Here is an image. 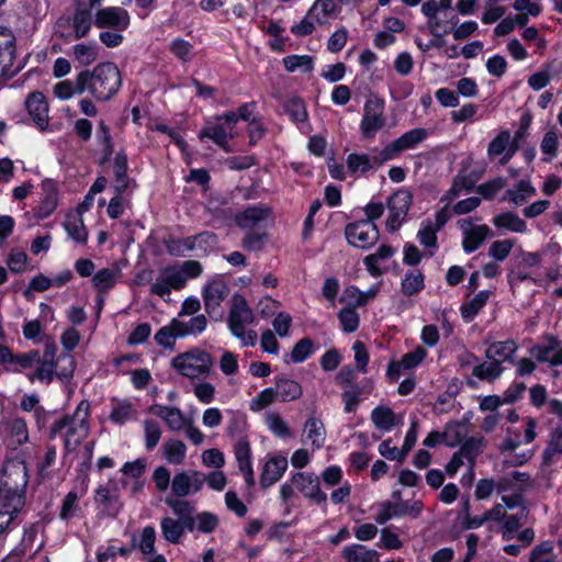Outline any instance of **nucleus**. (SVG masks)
<instances>
[{"label": "nucleus", "instance_id": "f257e3e1", "mask_svg": "<svg viewBox=\"0 0 562 562\" xmlns=\"http://www.w3.org/2000/svg\"><path fill=\"white\" fill-rule=\"evenodd\" d=\"M122 77L120 69L111 61L97 65L92 71L77 75V93L88 92L97 101L110 100L120 89Z\"/></svg>", "mask_w": 562, "mask_h": 562}, {"label": "nucleus", "instance_id": "f03ea898", "mask_svg": "<svg viewBox=\"0 0 562 562\" xmlns=\"http://www.w3.org/2000/svg\"><path fill=\"white\" fill-rule=\"evenodd\" d=\"M88 415H89V403L82 401L74 415H65L64 417L55 420L50 426L49 436L50 438L56 437L63 430L64 432V445L66 452L80 445L81 440L88 435Z\"/></svg>", "mask_w": 562, "mask_h": 562}, {"label": "nucleus", "instance_id": "7ed1b4c3", "mask_svg": "<svg viewBox=\"0 0 562 562\" xmlns=\"http://www.w3.org/2000/svg\"><path fill=\"white\" fill-rule=\"evenodd\" d=\"M335 382L342 389L341 400L346 413L356 412L362 396H368L374 389L373 381L364 378L358 381L357 371L350 366L344 367L335 376Z\"/></svg>", "mask_w": 562, "mask_h": 562}, {"label": "nucleus", "instance_id": "20e7f679", "mask_svg": "<svg viewBox=\"0 0 562 562\" xmlns=\"http://www.w3.org/2000/svg\"><path fill=\"white\" fill-rule=\"evenodd\" d=\"M252 322L254 313L245 297L238 293L234 294L227 323L232 334L239 338L245 346H254L257 340L255 330H245L246 325Z\"/></svg>", "mask_w": 562, "mask_h": 562}, {"label": "nucleus", "instance_id": "39448f33", "mask_svg": "<svg viewBox=\"0 0 562 562\" xmlns=\"http://www.w3.org/2000/svg\"><path fill=\"white\" fill-rule=\"evenodd\" d=\"M172 368L189 379L206 378L213 367L212 356L205 350L192 348L171 360Z\"/></svg>", "mask_w": 562, "mask_h": 562}, {"label": "nucleus", "instance_id": "423d86ee", "mask_svg": "<svg viewBox=\"0 0 562 562\" xmlns=\"http://www.w3.org/2000/svg\"><path fill=\"white\" fill-rule=\"evenodd\" d=\"M22 474L21 488L18 485L10 486L8 482L0 485V513L7 516L10 522L25 504L24 488L27 484L25 467L22 468Z\"/></svg>", "mask_w": 562, "mask_h": 562}, {"label": "nucleus", "instance_id": "0eeeda50", "mask_svg": "<svg viewBox=\"0 0 562 562\" xmlns=\"http://www.w3.org/2000/svg\"><path fill=\"white\" fill-rule=\"evenodd\" d=\"M345 235L350 245L367 249L378 241L380 233L371 221H357L346 226Z\"/></svg>", "mask_w": 562, "mask_h": 562}, {"label": "nucleus", "instance_id": "6e6552de", "mask_svg": "<svg viewBox=\"0 0 562 562\" xmlns=\"http://www.w3.org/2000/svg\"><path fill=\"white\" fill-rule=\"evenodd\" d=\"M413 195L408 190H398L387 200L389 217L386 220V228L394 233L405 221L407 212L412 205Z\"/></svg>", "mask_w": 562, "mask_h": 562}, {"label": "nucleus", "instance_id": "1a4fd4ad", "mask_svg": "<svg viewBox=\"0 0 562 562\" xmlns=\"http://www.w3.org/2000/svg\"><path fill=\"white\" fill-rule=\"evenodd\" d=\"M216 124L214 126H206L200 133V138L209 137L215 144L228 150L227 148V139L233 138V135L229 133L237 123V114L236 112H227L223 115L217 116Z\"/></svg>", "mask_w": 562, "mask_h": 562}, {"label": "nucleus", "instance_id": "9d476101", "mask_svg": "<svg viewBox=\"0 0 562 562\" xmlns=\"http://www.w3.org/2000/svg\"><path fill=\"white\" fill-rule=\"evenodd\" d=\"M384 104L380 99H369L364 104V113L361 121V133L364 138H372L378 131L385 125L383 116Z\"/></svg>", "mask_w": 562, "mask_h": 562}, {"label": "nucleus", "instance_id": "9b49d317", "mask_svg": "<svg viewBox=\"0 0 562 562\" xmlns=\"http://www.w3.org/2000/svg\"><path fill=\"white\" fill-rule=\"evenodd\" d=\"M229 286L221 279L207 282L203 289V301L206 313L216 319L222 316L218 311L221 303L228 296Z\"/></svg>", "mask_w": 562, "mask_h": 562}, {"label": "nucleus", "instance_id": "f8f14e48", "mask_svg": "<svg viewBox=\"0 0 562 562\" xmlns=\"http://www.w3.org/2000/svg\"><path fill=\"white\" fill-rule=\"evenodd\" d=\"M94 24L99 29L110 27L122 32L130 25V14L125 9L120 7L98 9L94 12Z\"/></svg>", "mask_w": 562, "mask_h": 562}, {"label": "nucleus", "instance_id": "ddd939ff", "mask_svg": "<svg viewBox=\"0 0 562 562\" xmlns=\"http://www.w3.org/2000/svg\"><path fill=\"white\" fill-rule=\"evenodd\" d=\"M187 278L179 269L168 267L164 269L156 281L150 285V292L155 295L164 297L169 295L171 289L180 290L186 285Z\"/></svg>", "mask_w": 562, "mask_h": 562}, {"label": "nucleus", "instance_id": "4468645a", "mask_svg": "<svg viewBox=\"0 0 562 562\" xmlns=\"http://www.w3.org/2000/svg\"><path fill=\"white\" fill-rule=\"evenodd\" d=\"M0 434L12 449H16L29 440L26 423L20 417L8 418L1 422Z\"/></svg>", "mask_w": 562, "mask_h": 562}, {"label": "nucleus", "instance_id": "2eb2a0df", "mask_svg": "<svg viewBox=\"0 0 562 562\" xmlns=\"http://www.w3.org/2000/svg\"><path fill=\"white\" fill-rule=\"evenodd\" d=\"M293 485L302 492L306 497L313 499L317 504L325 503L327 496L321 491L317 476L311 473L299 472L292 477Z\"/></svg>", "mask_w": 562, "mask_h": 562}, {"label": "nucleus", "instance_id": "dca6fc26", "mask_svg": "<svg viewBox=\"0 0 562 562\" xmlns=\"http://www.w3.org/2000/svg\"><path fill=\"white\" fill-rule=\"evenodd\" d=\"M25 106L36 125L42 131L45 130L48 125V104L43 93H31L26 99Z\"/></svg>", "mask_w": 562, "mask_h": 562}, {"label": "nucleus", "instance_id": "f3484780", "mask_svg": "<svg viewBox=\"0 0 562 562\" xmlns=\"http://www.w3.org/2000/svg\"><path fill=\"white\" fill-rule=\"evenodd\" d=\"M148 413L161 418L170 430H180L187 425L183 413L175 406L151 405Z\"/></svg>", "mask_w": 562, "mask_h": 562}, {"label": "nucleus", "instance_id": "a211bd4d", "mask_svg": "<svg viewBox=\"0 0 562 562\" xmlns=\"http://www.w3.org/2000/svg\"><path fill=\"white\" fill-rule=\"evenodd\" d=\"M271 207L267 205H257L239 212L235 216L236 224L243 229H250L271 215Z\"/></svg>", "mask_w": 562, "mask_h": 562}, {"label": "nucleus", "instance_id": "6ab92c4d", "mask_svg": "<svg viewBox=\"0 0 562 562\" xmlns=\"http://www.w3.org/2000/svg\"><path fill=\"white\" fill-rule=\"evenodd\" d=\"M42 190L43 199L41 201L40 206L35 211V216L40 220L49 216L57 207L58 203L57 187L53 180H44L42 182Z\"/></svg>", "mask_w": 562, "mask_h": 562}, {"label": "nucleus", "instance_id": "aec40b11", "mask_svg": "<svg viewBox=\"0 0 562 562\" xmlns=\"http://www.w3.org/2000/svg\"><path fill=\"white\" fill-rule=\"evenodd\" d=\"M288 468V461L285 458H271L263 467L260 475V484L263 488H267L280 480L282 474Z\"/></svg>", "mask_w": 562, "mask_h": 562}, {"label": "nucleus", "instance_id": "412c9836", "mask_svg": "<svg viewBox=\"0 0 562 562\" xmlns=\"http://www.w3.org/2000/svg\"><path fill=\"white\" fill-rule=\"evenodd\" d=\"M113 169L115 177L113 188L116 194L121 195L128 189L132 182L127 176V156L124 153L116 154Z\"/></svg>", "mask_w": 562, "mask_h": 562}, {"label": "nucleus", "instance_id": "4be33fe9", "mask_svg": "<svg viewBox=\"0 0 562 562\" xmlns=\"http://www.w3.org/2000/svg\"><path fill=\"white\" fill-rule=\"evenodd\" d=\"M341 555L346 562H378L379 557L375 550L367 549L358 543L345 547Z\"/></svg>", "mask_w": 562, "mask_h": 562}, {"label": "nucleus", "instance_id": "5701e85b", "mask_svg": "<svg viewBox=\"0 0 562 562\" xmlns=\"http://www.w3.org/2000/svg\"><path fill=\"white\" fill-rule=\"evenodd\" d=\"M518 346L514 340L497 341L488 346L485 351V357L493 361L512 360L513 355L516 352Z\"/></svg>", "mask_w": 562, "mask_h": 562}, {"label": "nucleus", "instance_id": "b1692460", "mask_svg": "<svg viewBox=\"0 0 562 562\" xmlns=\"http://www.w3.org/2000/svg\"><path fill=\"white\" fill-rule=\"evenodd\" d=\"M493 223L497 228H504L515 233H525L527 231L526 222L513 212H504L496 215Z\"/></svg>", "mask_w": 562, "mask_h": 562}, {"label": "nucleus", "instance_id": "393cba45", "mask_svg": "<svg viewBox=\"0 0 562 562\" xmlns=\"http://www.w3.org/2000/svg\"><path fill=\"white\" fill-rule=\"evenodd\" d=\"M562 456V427H555L543 451L542 459L544 465H550L557 458Z\"/></svg>", "mask_w": 562, "mask_h": 562}, {"label": "nucleus", "instance_id": "a878e982", "mask_svg": "<svg viewBox=\"0 0 562 562\" xmlns=\"http://www.w3.org/2000/svg\"><path fill=\"white\" fill-rule=\"evenodd\" d=\"M468 435L467 424L463 422L449 423L442 431V442L448 447H456L463 442Z\"/></svg>", "mask_w": 562, "mask_h": 562}, {"label": "nucleus", "instance_id": "bb28decb", "mask_svg": "<svg viewBox=\"0 0 562 562\" xmlns=\"http://www.w3.org/2000/svg\"><path fill=\"white\" fill-rule=\"evenodd\" d=\"M119 276V269H101L92 278L93 286L99 294H104L114 286Z\"/></svg>", "mask_w": 562, "mask_h": 562}, {"label": "nucleus", "instance_id": "cd10ccee", "mask_svg": "<svg viewBox=\"0 0 562 562\" xmlns=\"http://www.w3.org/2000/svg\"><path fill=\"white\" fill-rule=\"evenodd\" d=\"M276 391L281 395L283 402L294 401L302 396L303 390L300 383L286 378H278Z\"/></svg>", "mask_w": 562, "mask_h": 562}, {"label": "nucleus", "instance_id": "c85d7f7f", "mask_svg": "<svg viewBox=\"0 0 562 562\" xmlns=\"http://www.w3.org/2000/svg\"><path fill=\"white\" fill-rule=\"evenodd\" d=\"M371 419L379 429L390 430L396 425V416L389 406H378L371 413Z\"/></svg>", "mask_w": 562, "mask_h": 562}, {"label": "nucleus", "instance_id": "c756f323", "mask_svg": "<svg viewBox=\"0 0 562 562\" xmlns=\"http://www.w3.org/2000/svg\"><path fill=\"white\" fill-rule=\"evenodd\" d=\"M162 450L169 463L181 464L186 458L187 447L181 440L170 439L162 445Z\"/></svg>", "mask_w": 562, "mask_h": 562}, {"label": "nucleus", "instance_id": "7c9ffc66", "mask_svg": "<svg viewBox=\"0 0 562 562\" xmlns=\"http://www.w3.org/2000/svg\"><path fill=\"white\" fill-rule=\"evenodd\" d=\"M337 11L335 0H316L307 12L308 16L314 18L319 24L326 22V19Z\"/></svg>", "mask_w": 562, "mask_h": 562}, {"label": "nucleus", "instance_id": "2f4dec72", "mask_svg": "<svg viewBox=\"0 0 562 562\" xmlns=\"http://www.w3.org/2000/svg\"><path fill=\"white\" fill-rule=\"evenodd\" d=\"M488 234L486 225L474 226L471 228L463 238L462 245L465 252L476 250L480 245L485 240Z\"/></svg>", "mask_w": 562, "mask_h": 562}, {"label": "nucleus", "instance_id": "473e14b6", "mask_svg": "<svg viewBox=\"0 0 562 562\" xmlns=\"http://www.w3.org/2000/svg\"><path fill=\"white\" fill-rule=\"evenodd\" d=\"M217 244V236L212 232H203L195 236L187 237V249L194 250L200 249L207 251Z\"/></svg>", "mask_w": 562, "mask_h": 562}, {"label": "nucleus", "instance_id": "72a5a7b5", "mask_svg": "<svg viewBox=\"0 0 562 562\" xmlns=\"http://www.w3.org/2000/svg\"><path fill=\"white\" fill-rule=\"evenodd\" d=\"M535 192L536 190L530 184V182L520 180L515 189H509L506 191L504 199L513 202L516 205H521L525 203L527 198L533 195Z\"/></svg>", "mask_w": 562, "mask_h": 562}, {"label": "nucleus", "instance_id": "f704fd0d", "mask_svg": "<svg viewBox=\"0 0 562 562\" xmlns=\"http://www.w3.org/2000/svg\"><path fill=\"white\" fill-rule=\"evenodd\" d=\"M427 135L428 132L425 128H414L395 139L394 143L400 153H402L422 143L427 137Z\"/></svg>", "mask_w": 562, "mask_h": 562}, {"label": "nucleus", "instance_id": "c9c22d12", "mask_svg": "<svg viewBox=\"0 0 562 562\" xmlns=\"http://www.w3.org/2000/svg\"><path fill=\"white\" fill-rule=\"evenodd\" d=\"M346 162L348 170L353 175H364L374 168L371 156L367 154H350Z\"/></svg>", "mask_w": 562, "mask_h": 562}, {"label": "nucleus", "instance_id": "e433bc0d", "mask_svg": "<svg viewBox=\"0 0 562 562\" xmlns=\"http://www.w3.org/2000/svg\"><path fill=\"white\" fill-rule=\"evenodd\" d=\"M207 321L204 315L192 317L188 322L175 318V325L178 327L180 336L195 335L202 333L206 327Z\"/></svg>", "mask_w": 562, "mask_h": 562}, {"label": "nucleus", "instance_id": "4c0bfd02", "mask_svg": "<svg viewBox=\"0 0 562 562\" xmlns=\"http://www.w3.org/2000/svg\"><path fill=\"white\" fill-rule=\"evenodd\" d=\"M160 528L164 538L171 543H179L183 536L179 519L166 516L160 521Z\"/></svg>", "mask_w": 562, "mask_h": 562}, {"label": "nucleus", "instance_id": "58836bf2", "mask_svg": "<svg viewBox=\"0 0 562 562\" xmlns=\"http://www.w3.org/2000/svg\"><path fill=\"white\" fill-rule=\"evenodd\" d=\"M95 503L103 507V513L108 516L115 517L121 508V505L113 507L116 503V497L110 494V491L105 486H100L95 492Z\"/></svg>", "mask_w": 562, "mask_h": 562}, {"label": "nucleus", "instance_id": "ea45409f", "mask_svg": "<svg viewBox=\"0 0 562 562\" xmlns=\"http://www.w3.org/2000/svg\"><path fill=\"white\" fill-rule=\"evenodd\" d=\"M424 288V276L419 270H413L405 274L402 281V292L406 296L417 294Z\"/></svg>", "mask_w": 562, "mask_h": 562}, {"label": "nucleus", "instance_id": "a19ab883", "mask_svg": "<svg viewBox=\"0 0 562 562\" xmlns=\"http://www.w3.org/2000/svg\"><path fill=\"white\" fill-rule=\"evenodd\" d=\"M64 226L68 235L78 243H85L88 238L87 229L80 216H67Z\"/></svg>", "mask_w": 562, "mask_h": 562}, {"label": "nucleus", "instance_id": "79ce46f5", "mask_svg": "<svg viewBox=\"0 0 562 562\" xmlns=\"http://www.w3.org/2000/svg\"><path fill=\"white\" fill-rule=\"evenodd\" d=\"M178 327L175 325V318L169 325L161 327L155 335L157 345L164 348H173L176 338L181 337Z\"/></svg>", "mask_w": 562, "mask_h": 562}, {"label": "nucleus", "instance_id": "37998d69", "mask_svg": "<svg viewBox=\"0 0 562 562\" xmlns=\"http://www.w3.org/2000/svg\"><path fill=\"white\" fill-rule=\"evenodd\" d=\"M389 507L393 508V514L395 517H402L409 515L414 518H417L424 508V504L422 501H415L412 504L407 502H389Z\"/></svg>", "mask_w": 562, "mask_h": 562}, {"label": "nucleus", "instance_id": "c03bdc74", "mask_svg": "<svg viewBox=\"0 0 562 562\" xmlns=\"http://www.w3.org/2000/svg\"><path fill=\"white\" fill-rule=\"evenodd\" d=\"M546 345H536L531 348L530 353L540 362H549L550 353L559 348L560 340L554 336H548Z\"/></svg>", "mask_w": 562, "mask_h": 562}, {"label": "nucleus", "instance_id": "a18cd8bd", "mask_svg": "<svg viewBox=\"0 0 562 562\" xmlns=\"http://www.w3.org/2000/svg\"><path fill=\"white\" fill-rule=\"evenodd\" d=\"M304 430L307 438L312 440V445L319 448L325 440V430L322 420L311 417L306 420Z\"/></svg>", "mask_w": 562, "mask_h": 562}, {"label": "nucleus", "instance_id": "49530a36", "mask_svg": "<svg viewBox=\"0 0 562 562\" xmlns=\"http://www.w3.org/2000/svg\"><path fill=\"white\" fill-rule=\"evenodd\" d=\"M165 503L172 509L178 519H184L192 516L195 512L194 505L186 499L168 496Z\"/></svg>", "mask_w": 562, "mask_h": 562}, {"label": "nucleus", "instance_id": "de8ad7c7", "mask_svg": "<svg viewBox=\"0 0 562 562\" xmlns=\"http://www.w3.org/2000/svg\"><path fill=\"white\" fill-rule=\"evenodd\" d=\"M503 372V367L501 366V361H493L488 363H481L473 368V375L479 378L480 380H494L501 375Z\"/></svg>", "mask_w": 562, "mask_h": 562}, {"label": "nucleus", "instance_id": "09e8293b", "mask_svg": "<svg viewBox=\"0 0 562 562\" xmlns=\"http://www.w3.org/2000/svg\"><path fill=\"white\" fill-rule=\"evenodd\" d=\"M490 294V291H481L470 302L463 304L461 307L462 316L464 318H473L486 304Z\"/></svg>", "mask_w": 562, "mask_h": 562}, {"label": "nucleus", "instance_id": "8fccbe9b", "mask_svg": "<svg viewBox=\"0 0 562 562\" xmlns=\"http://www.w3.org/2000/svg\"><path fill=\"white\" fill-rule=\"evenodd\" d=\"M284 67L288 71L293 72L301 69L310 72L313 69V58L308 55H291L283 58Z\"/></svg>", "mask_w": 562, "mask_h": 562}, {"label": "nucleus", "instance_id": "3c124183", "mask_svg": "<svg viewBox=\"0 0 562 562\" xmlns=\"http://www.w3.org/2000/svg\"><path fill=\"white\" fill-rule=\"evenodd\" d=\"M93 15L85 14L83 12H78L75 10L72 16V27L75 32V38L79 40L85 37L92 25Z\"/></svg>", "mask_w": 562, "mask_h": 562}, {"label": "nucleus", "instance_id": "603ef678", "mask_svg": "<svg viewBox=\"0 0 562 562\" xmlns=\"http://www.w3.org/2000/svg\"><path fill=\"white\" fill-rule=\"evenodd\" d=\"M530 562H558L553 553V544L550 541H543L536 546L529 558Z\"/></svg>", "mask_w": 562, "mask_h": 562}, {"label": "nucleus", "instance_id": "864d4df0", "mask_svg": "<svg viewBox=\"0 0 562 562\" xmlns=\"http://www.w3.org/2000/svg\"><path fill=\"white\" fill-rule=\"evenodd\" d=\"M482 447L483 437H470L462 442L459 452L473 463L475 458L482 452Z\"/></svg>", "mask_w": 562, "mask_h": 562}, {"label": "nucleus", "instance_id": "5fc2aeb1", "mask_svg": "<svg viewBox=\"0 0 562 562\" xmlns=\"http://www.w3.org/2000/svg\"><path fill=\"white\" fill-rule=\"evenodd\" d=\"M171 490L177 498H183L188 496L192 492L191 481L189 480V473H177L171 481Z\"/></svg>", "mask_w": 562, "mask_h": 562}, {"label": "nucleus", "instance_id": "6e6d98bb", "mask_svg": "<svg viewBox=\"0 0 562 562\" xmlns=\"http://www.w3.org/2000/svg\"><path fill=\"white\" fill-rule=\"evenodd\" d=\"M313 348L314 342L311 338L299 340L291 351V361L294 363L303 362L312 353Z\"/></svg>", "mask_w": 562, "mask_h": 562}, {"label": "nucleus", "instance_id": "4d7b16f0", "mask_svg": "<svg viewBox=\"0 0 562 562\" xmlns=\"http://www.w3.org/2000/svg\"><path fill=\"white\" fill-rule=\"evenodd\" d=\"M76 59L83 66L91 65L98 58L97 49L93 45L77 44L74 46Z\"/></svg>", "mask_w": 562, "mask_h": 562}, {"label": "nucleus", "instance_id": "13d9d810", "mask_svg": "<svg viewBox=\"0 0 562 562\" xmlns=\"http://www.w3.org/2000/svg\"><path fill=\"white\" fill-rule=\"evenodd\" d=\"M513 247L514 240L512 239L495 240L488 248V255L497 261H503L508 257Z\"/></svg>", "mask_w": 562, "mask_h": 562}, {"label": "nucleus", "instance_id": "bf43d9fd", "mask_svg": "<svg viewBox=\"0 0 562 562\" xmlns=\"http://www.w3.org/2000/svg\"><path fill=\"white\" fill-rule=\"evenodd\" d=\"M510 133L508 131H502L490 144L487 148V154L490 158H494L499 156L506 151L507 146L509 145Z\"/></svg>", "mask_w": 562, "mask_h": 562}, {"label": "nucleus", "instance_id": "052dcab7", "mask_svg": "<svg viewBox=\"0 0 562 562\" xmlns=\"http://www.w3.org/2000/svg\"><path fill=\"white\" fill-rule=\"evenodd\" d=\"M146 448L153 450L160 440L161 429L157 422L147 419L144 422Z\"/></svg>", "mask_w": 562, "mask_h": 562}, {"label": "nucleus", "instance_id": "680f3d73", "mask_svg": "<svg viewBox=\"0 0 562 562\" xmlns=\"http://www.w3.org/2000/svg\"><path fill=\"white\" fill-rule=\"evenodd\" d=\"M339 321L346 333H353L359 326V315L353 307H346L339 312Z\"/></svg>", "mask_w": 562, "mask_h": 562}, {"label": "nucleus", "instance_id": "e2e57ef3", "mask_svg": "<svg viewBox=\"0 0 562 562\" xmlns=\"http://www.w3.org/2000/svg\"><path fill=\"white\" fill-rule=\"evenodd\" d=\"M267 424L269 429L278 437H291L292 434L286 423L277 413H270L267 415Z\"/></svg>", "mask_w": 562, "mask_h": 562}, {"label": "nucleus", "instance_id": "0e129e2a", "mask_svg": "<svg viewBox=\"0 0 562 562\" xmlns=\"http://www.w3.org/2000/svg\"><path fill=\"white\" fill-rule=\"evenodd\" d=\"M156 531L154 527L147 526L143 529L140 541L136 544L143 554L150 555L155 552Z\"/></svg>", "mask_w": 562, "mask_h": 562}, {"label": "nucleus", "instance_id": "69168bd1", "mask_svg": "<svg viewBox=\"0 0 562 562\" xmlns=\"http://www.w3.org/2000/svg\"><path fill=\"white\" fill-rule=\"evenodd\" d=\"M36 364H38V368L34 373L29 375V379L31 381L38 379L40 381L50 383L55 375L56 363L43 361L41 359V362H36Z\"/></svg>", "mask_w": 562, "mask_h": 562}, {"label": "nucleus", "instance_id": "338daca9", "mask_svg": "<svg viewBox=\"0 0 562 562\" xmlns=\"http://www.w3.org/2000/svg\"><path fill=\"white\" fill-rule=\"evenodd\" d=\"M506 186L504 178H495L477 187V192L486 200H492Z\"/></svg>", "mask_w": 562, "mask_h": 562}, {"label": "nucleus", "instance_id": "774afa93", "mask_svg": "<svg viewBox=\"0 0 562 562\" xmlns=\"http://www.w3.org/2000/svg\"><path fill=\"white\" fill-rule=\"evenodd\" d=\"M286 112L296 122H304L307 120V112L304 102L301 99L293 98L285 104Z\"/></svg>", "mask_w": 562, "mask_h": 562}]
</instances>
